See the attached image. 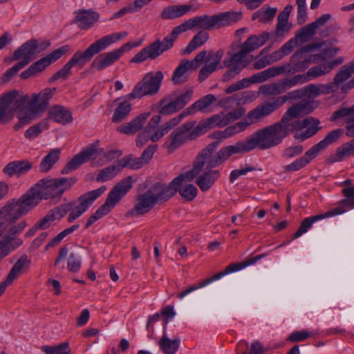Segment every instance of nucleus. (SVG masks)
<instances>
[{"instance_id":"nucleus-35","label":"nucleus","mask_w":354,"mask_h":354,"mask_svg":"<svg viewBox=\"0 0 354 354\" xmlns=\"http://www.w3.org/2000/svg\"><path fill=\"white\" fill-rule=\"evenodd\" d=\"M30 261L26 254L21 256L8 272L6 279L7 283H12L13 281L23 273V270L29 266Z\"/></svg>"},{"instance_id":"nucleus-34","label":"nucleus","mask_w":354,"mask_h":354,"mask_svg":"<svg viewBox=\"0 0 354 354\" xmlns=\"http://www.w3.org/2000/svg\"><path fill=\"white\" fill-rule=\"evenodd\" d=\"M192 8L189 5H174L166 7L160 13L163 20L174 19L187 14Z\"/></svg>"},{"instance_id":"nucleus-60","label":"nucleus","mask_w":354,"mask_h":354,"mask_svg":"<svg viewBox=\"0 0 354 354\" xmlns=\"http://www.w3.org/2000/svg\"><path fill=\"white\" fill-rule=\"evenodd\" d=\"M353 73L348 64H346L343 66L339 71L335 75L333 82L337 86L339 87V84L347 80Z\"/></svg>"},{"instance_id":"nucleus-47","label":"nucleus","mask_w":354,"mask_h":354,"mask_svg":"<svg viewBox=\"0 0 354 354\" xmlns=\"http://www.w3.org/2000/svg\"><path fill=\"white\" fill-rule=\"evenodd\" d=\"M122 155V151L120 150H110L109 151L99 153L97 156H100L97 160H93V167H101L103 165L108 163L115 159V158L120 157Z\"/></svg>"},{"instance_id":"nucleus-29","label":"nucleus","mask_w":354,"mask_h":354,"mask_svg":"<svg viewBox=\"0 0 354 354\" xmlns=\"http://www.w3.org/2000/svg\"><path fill=\"white\" fill-rule=\"evenodd\" d=\"M48 118L63 125L71 123L73 120L70 110L61 105H55L49 109Z\"/></svg>"},{"instance_id":"nucleus-16","label":"nucleus","mask_w":354,"mask_h":354,"mask_svg":"<svg viewBox=\"0 0 354 354\" xmlns=\"http://www.w3.org/2000/svg\"><path fill=\"white\" fill-rule=\"evenodd\" d=\"M282 97H274L258 104L247 114V119L251 122H259L270 115L283 105Z\"/></svg>"},{"instance_id":"nucleus-4","label":"nucleus","mask_w":354,"mask_h":354,"mask_svg":"<svg viewBox=\"0 0 354 354\" xmlns=\"http://www.w3.org/2000/svg\"><path fill=\"white\" fill-rule=\"evenodd\" d=\"M180 183L174 178L168 185L156 183L137 198L134 207L127 212V216L143 215L153 208L156 204L162 203L171 198Z\"/></svg>"},{"instance_id":"nucleus-18","label":"nucleus","mask_w":354,"mask_h":354,"mask_svg":"<svg viewBox=\"0 0 354 354\" xmlns=\"http://www.w3.org/2000/svg\"><path fill=\"white\" fill-rule=\"evenodd\" d=\"M206 57V50L198 53L194 59L183 60L174 70L171 80L174 84H182L187 80V73L189 70L197 69Z\"/></svg>"},{"instance_id":"nucleus-45","label":"nucleus","mask_w":354,"mask_h":354,"mask_svg":"<svg viewBox=\"0 0 354 354\" xmlns=\"http://www.w3.org/2000/svg\"><path fill=\"white\" fill-rule=\"evenodd\" d=\"M328 218V216H326V212L322 214H318L313 216H310L306 218L301 223L297 232L294 234L293 238L297 239L301 236L303 234L307 232L309 229L312 227V225L321 219Z\"/></svg>"},{"instance_id":"nucleus-53","label":"nucleus","mask_w":354,"mask_h":354,"mask_svg":"<svg viewBox=\"0 0 354 354\" xmlns=\"http://www.w3.org/2000/svg\"><path fill=\"white\" fill-rule=\"evenodd\" d=\"M240 50L235 54V58H238L239 57L245 60V58L248 53L254 51V50L259 48L258 45L255 43L252 36H250L247 39V40L241 45Z\"/></svg>"},{"instance_id":"nucleus-1","label":"nucleus","mask_w":354,"mask_h":354,"mask_svg":"<svg viewBox=\"0 0 354 354\" xmlns=\"http://www.w3.org/2000/svg\"><path fill=\"white\" fill-rule=\"evenodd\" d=\"M55 88H46L31 95L17 90L4 93L0 98V122L7 113L15 112L19 122L15 125L16 131L39 118L49 105Z\"/></svg>"},{"instance_id":"nucleus-20","label":"nucleus","mask_w":354,"mask_h":354,"mask_svg":"<svg viewBox=\"0 0 354 354\" xmlns=\"http://www.w3.org/2000/svg\"><path fill=\"white\" fill-rule=\"evenodd\" d=\"M49 45L48 42H44L40 44L39 48L38 41L36 39H30L15 51L13 59L15 60L22 59L20 62H26V66L34 57L35 55L45 49Z\"/></svg>"},{"instance_id":"nucleus-49","label":"nucleus","mask_w":354,"mask_h":354,"mask_svg":"<svg viewBox=\"0 0 354 354\" xmlns=\"http://www.w3.org/2000/svg\"><path fill=\"white\" fill-rule=\"evenodd\" d=\"M187 181L185 180L182 182L178 186V189L180 195L185 198L187 201H193L198 194L197 188L192 184H184L183 183H187Z\"/></svg>"},{"instance_id":"nucleus-58","label":"nucleus","mask_w":354,"mask_h":354,"mask_svg":"<svg viewBox=\"0 0 354 354\" xmlns=\"http://www.w3.org/2000/svg\"><path fill=\"white\" fill-rule=\"evenodd\" d=\"M343 130L341 129H337L329 132L325 138L319 141L320 143L323 145V147L326 149L330 145L336 142L339 138L343 134Z\"/></svg>"},{"instance_id":"nucleus-3","label":"nucleus","mask_w":354,"mask_h":354,"mask_svg":"<svg viewBox=\"0 0 354 354\" xmlns=\"http://www.w3.org/2000/svg\"><path fill=\"white\" fill-rule=\"evenodd\" d=\"M127 36V32L124 31L107 35L93 42L84 51H77L73 54L71 59L50 77V82H55L59 78L66 79L71 75L72 67L76 66L82 68L91 60L94 55Z\"/></svg>"},{"instance_id":"nucleus-32","label":"nucleus","mask_w":354,"mask_h":354,"mask_svg":"<svg viewBox=\"0 0 354 354\" xmlns=\"http://www.w3.org/2000/svg\"><path fill=\"white\" fill-rule=\"evenodd\" d=\"M235 153H246L242 141L238 142L235 145L221 148L216 154L217 160L216 163H217L218 166Z\"/></svg>"},{"instance_id":"nucleus-41","label":"nucleus","mask_w":354,"mask_h":354,"mask_svg":"<svg viewBox=\"0 0 354 354\" xmlns=\"http://www.w3.org/2000/svg\"><path fill=\"white\" fill-rule=\"evenodd\" d=\"M160 350L165 354H174L179 348V339H170L166 335H163L158 342Z\"/></svg>"},{"instance_id":"nucleus-25","label":"nucleus","mask_w":354,"mask_h":354,"mask_svg":"<svg viewBox=\"0 0 354 354\" xmlns=\"http://www.w3.org/2000/svg\"><path fill=\"white\" fill-rule=\"evenodd\" d=\"M120 59V56L115 49L102 53L96 57L91 64V67L95 68L98 71L112 66L115 62Z\"/></svg>"},{"instance_id":"nucleus-39","label":"nucleus","mask_w":354,"mask_h":354,"mask_svg":"<svg viewBox=\"0 0 354 354\" xmlns=\"http://www.w3.org/2000/svg\"><path fill=\"white\" fill-rule=\"evenodd\" d=\"M61 151L59 149H53L43 158L40 165L39 170L41 172L48 171L53 165H55L59 160Z\"/></svg>"},{"instance_id":"nucleus-54","label":"nucleus","mask_w":354,"mask_h":354,"mask_svg":"<svg viewBox=\"0 0 354 354\" xmlns=\"http://www.w3.org/2000/svg\"><path fill=\"white\" fill-rule=\"evenodd\" d=\"M80 227V225L77 224L73 225L65 230L62 232H59L56 236L52 239L46 245L45 250H48L50 248H53L57 245H59L61 241L68 234L73 233L75 230H77Z\"/></svg>"},{"instance_id":"nucleus-28","label":"nucleus","mask_w":354,"mask_h":354,"mask_svg":"<svg viewBox=\"0 0 354 354\" xmlns=\"http://www.w3.org/2000/svg\"><path fill=\"white\" fill-rule=\"evenodd\" d=\"M160 121L161 117L160 115H153L150 119L144 131L139 133L137 136L136 145L138 147H142L146 145L149 140L151 141V136L154 133Z\"/></svg>"},{"instance_id":"nucleus-24","label":"nucleus","mask_w":354,"mask_h":354,"mask_svg":"<svg viewBox=\"0 0 354 354\" xmlns=\"http://www.w3.org/2000/svg\"><path fill=\"white\" fill-rule=\"evenodd\" d=\"M100 19V14L92 9H81L75 12V22L82 30L92 28Z\"/></svg>"},{"instance_id":"nucleus-12","label":"nucleus","mask_w":354,"mask_h":354,"mask_svg":"<svg viewBox=\"0 0 354 354\" xmlns=\"http://www.w3.org/2000/svg\"><path fill=\"white\" fill-rule=\"evenodd\" d=\"M281 142L272 125L254 131L246 140L242 141L246 153L256 149L266 150L278 145Z\"/></svg>"},{"instance_id":"nucleus-31","label":"nucleus","mask_w":354,"mask_h":354,"mask_svg":"<svg viewBox=\"0 0 354 354\" xmlns=\"http://www.w3.org/2000/svg\"><path fill=\"white\" fill-rule=\"evenodd\" d=\"M216 98L214 95H213V94L206 95L201 97L197 101H196L191 106L186 108L185 111L187 112V114H188V115H191L198 111H201L202 113H208L209 107L210 106L211 104H212L214 102H216Z\"/></svg>"},{"instance_id":"nucleus-14","label":"nucleus","mask_w":354,"mask_h":354,"mask_svg":"<svg viewBox=\"0 0 354 354\" xmlns=\"http://www.w3.org/2000/svg\"><path fill=\"white\" fill-rule=\"evenodd\" d=\"M266 256V254H261L254 257L248 258L240 263H231L229 266H227L223 271L218 272L214 274L212 277L201 281L197 286L194 285L188 287L186 290L178 293V297L180 299H182L184 297H185L190 292L196 290L198 288H203L209 284L210 283L221 279L222 277L225 276L227 274L240 270L243 268H246L247 266L254 264L257 261L263 259Z\"/></svg>"},{"instance_id":"nucleus-63","label":"nucleus","mask_w":354,"mask_h":354,"mask_svg":"<svg viewBox=\"0 0 354 354\" xmlns=\"http://www.w3.org/2000/svg\"><path fill=\"white\" fill-rule=\"evenodd\" d=\"M324 149L325 148L320 143V142H319L317 144L313 145L310 149H308L302 156V158L306 160V163L308 164L311 160H313L318 156L321 151Z\"/></svg>"},{"instance_id":"nucleus-22","label":"nucleus","mask_w":354,"mask_h":354,"mask_svg":"<svg viewBox=\"0 0 354 354\" xmlns=\"http://www.w3.org/2000/svg\"><path fill=\"white\" fill-rule=\"evenodd\" d=\"M223 54L224 52L221 49L216 52L210 50L208 54L206 53L207 59L205 60V64L201 68L198 73V80L200 82L204 81L217 69Z\"/></svg>"},{"instance_id":"nucleus-51","label":"nucleus","mask_w":354,"mask_h":354,"mask_svg":"<svg viewBox=\"0 0 354 354\" xmlns=\"http://www.w3.org/2000/svg\"><path fill=\"white\" fill-rule=\"evenodd\" d=\"M354 153V138L344 143L337 149L335 160L342 161L345 158L353 155Z\"/></svg>"},{"instance_id":"nucleus-33","label":"nucleus","mask_w":354,"mask_h":354,"mask_svg":"<svg viewBox=\"0 0 354 354\" xmlns=\"http://www.w3.org/2000/svg\"><path fill=\"white\" fill-rule=\"evenodd\" d=\"M219 177L218 170L209 169L198 176L196 183L202 192H206L212 187Z\"/></svg>"},{"instance_id":"nucleus-61","label":"nucleus","mask_w":354,"mask_h":354,"mask_svg":"<svg viewBox=\"0 0 354 354\" xmlns=\"http://www.w3.org/2000/svg\"><path fill=\"white\" fill-rule=\"evenodd\" d=\"M207 120L211 124L212 129L216 127H223L229 124L227 118H226V114L223 112L214 115L212 117L207 118Z\"/></svg>"},{"instance_id":"nucleus-55","label":"nucleus","mask_w":354,"mask_h":354,"mask_svg":"<svg viewBox=\"0 0 354 354\" xmlns=\"http://www.w3.org/2000/svg\"><path fill=\"white\" fill-rule=\"evenodd\" d=\"M194 94L192 89H188L179 95L172 94V98L178 110L183 109L192 100Z\"/></svg>"},{"instance_id":"nucleus-36","label":"nucleus","mask_w":354,"mask_h":354,"mask_svg":"<svg viewBox=\"0 0 354 354\" xmlns=\"http://www.w3.org/2000/svg\"><path fill=\"white\" fill-rule=\"evenodd\" d=\"M278 75H280L278 66H272L245 79L248 82V86H249L253 84L263 82L271 77Z\"/></svg>"},{"instance_id":"nucleus-64","label":"nucleus","mask_w":354,"mask_h":354,"mask_svg":"<svg viewBox=\"0 0 354 354\" xmlns=\"http://www.w3.org/2000/svg\"><path fill=\"white\" fill-rule=\"evenodd\" d=\"M304 151V147L301 145H292L286 148L282 151V157L286 159L294 158L300 155Z\"/></svg>"},{"instance_id":"nucleus-57","label":"nucleus","mask_w":354,"mask_h":354,"mask_svg":"<svg viewBox=\"0 0 354 354\" xmlns=\"http://www.w3.org/2000/svg\"><path fill=\"white\" fill-rule=\"evenodd\" d=\"M281 82L285 92L298 84L307 82L304 74L296 75L291 78H285L281 80Z\"/></svg>"},{"instance_id":"nucleus-19","label":"nucleus","mask_w":354,"mask_h":354,"mask_svg":"<svg viewBox=\"0 0 354 354\" xmlns=\"http://www.w3.org/2000/svg\"><path fill=\"white\" fill-rule=\"evenodd\" d=\"M192 127V122H185L175 129L168 136L163 147L167 149L169 153H172L183 146L187 140H192L189 131Z\"/></svg>"},{"instance_id":"nucleus-27","label":"nucleus","mask_w":354,"mask_h":354,"mask_svg":"<svg viewBox=\"0 0 354 354\" xmlns=\"http://www.w3.org/2000/svg\"><path fill=\"white\" fill-rule=\"evenodd\" d=\"M187 116H188V114H187V112L185 109L179 115L168 120L164 124L158 127H157L154 133L153 136H151V141L153 142H156L160 140L165 134H167L171 129L176 127L181 122V120Z\"/></svg>"},{"instance_id":"nucleus-40","label":"nucleus","mask_w":354,"mask_h":354,"mask_svg":"<svg viewBox=\"0 0 354 354\" xmlns=\"http://www.w3.org/2000/svg\"><path fill=\"white\" fill-rule=\"evenodd\" d=\"M277 8L266 7L258 10L252 14V20L258 19L259 22L268 24L270 22L276 15Z\"/></svg>"},{"instance_id":"nucleus-13","label":"nucleus","mask_w":354,"mask_h":354,"mask_svg":"<svg viewBox=\"0 0 354 354\" xmlns=\"http://www.w3.org/2000/svg\"><path fill=\"white\" fill-rule=\"evenodd\" d=\"M163 78L164 75L160 71L147 73L134 86L132 92L126 95V97L128 100H133L157 93Z\"/></svg>"},{"instance_id":"nucleus-44","label":"nucleus","mask_w":354,"mask_h":354,"mask_svg":"<svg viewBox=\"0 0 354 354\" xmlns=\"http://www.w3.org/2000/svg\"><path fill=\"white\" fill-rule=\"evenodd\" d=\"M295 41L288 40L279 50L274 51L269 55V59L272 64L281 60L284 57L290 55L294 50Z\"/></svg>"},{"instance_id":"nucleus-50","label":"nucleus","mask_w":354,"mask_h":354,"mask_svg":"<svg viewBox=\"0 0 354 354\" xmlns=\"http://www.w3.org/2000/svg\"><path fill=\"white\" fill-rule=\"evenodd\" d=\"M188 122H192L193 127L189 131L190 135H191V140H194L196 138L199 137L200 136L205 133L207 131H208L209 129H211V124H209V122L207 119L206 120H202L199 122V123L196 125V122L193 121H189Z\"/></svg>"},{"instance_id":"nucleus-38","label":"nucleus","mask_w":354,"mask_h":354,"mask_svg":"<svg viewBox=\"0 0 354 354\" xmlns=\"http://www.w3.org/2000/svg\"><path fill=\"white\" fill-rule=\"evenodd\" d=\"M209 39L207 32L201 30L197 32L187 46L181 50L182 55H188L195 50L196 48L205 44Z\"/></svg>"},{"instance_id":"nucleus-2","label":"nucleus","mask_w":354,"mask_h":354,"mask_svg":"<svg viewBox=\"0 0 354 354\" xmlns=\"http://www.w3.org/2000/svg\"><path fill=\"white\" fill-rule=\"evenodd\" d=\"M35 206L34 200L28 192L0 209V263L22 245L24 241L17 235L27 227L28 223L26 221H21L13 224Z\"/></svg>"},{"instance_id":"nucleus-10","label":"nucleus","mask_w":354,"mask_h":354,"mask_svg":"<svg viewBox=\"0 0 354 354\" xmlns=\"http://www.w3.org/2000/svg\"><path fill=\"white\" fill-rule=\"evenodd\" d=\"M321 43H313L306 45L297 50L290 58L289 62L279 66V73L292 75L304 71L311 62H317L318 55H308L307 53L321 48Z\"/></svg>"},{"instance_id":"nucleus-15","label":"nucleus","mask_w":354,"mask_h":354,"mask_svg":"<svg viewBox=\"0 0 354 354\" xmlns=\"http://www.w3.org/2000/svg\"><path fill=\"white\" fill-rule=\"evenodd\" d=\"M103 152V149L100 147L99 141L88 145L80 153L75 155L62 169V174H68L72 171L78 169L81 165L88 160H94L99 153Z\"/></svg>"},{"instance_id":"nucleus-8","label":"nucleus","mask_w":354,"mask_h":354,"mask_svg":"<svg viewBox=\"0 0 354 354\" xmlns=\"http://www.w3.org/2000/svg\"><path fill=\"white\" fill-rule=\"evenodd\" d=\"M132 187V178L127 176L120 181L109 193L106 201L87 220L85 228H88L96 221L108 214L111 209L124 197Z\"/></svg>"},{"instance_id":"nucleus-7","label":"nucleus","mask_w":354,"mask_h":354,"mask_svg":"<svg viewBox=\"0 0 354 354\" xmlns=\"http://www.w3.org/2000/svg\"><path fill=\"white\" fill-rule=\"evenodd\" d=\"M311 111L310 105L305 102L297 103L288 109L281 120L272 124L281 140L282 141L295 130H300L301 123L297 118L302 113H308Z\"/></svg>"},{"instance_id":"nucleus-21","label":"nucleus","mask_w":354,"mask_h":354,"mask_svg":"<svg viewBox=\"0 0 354 354\" xmlns=\"http://www.w3.org/2000/svg\"><path fill=\"white\" fill-rule=\"evenodd\" d=\"M73 204L71 203L61 204L49 210L46 215L36 223L40 230L48 229L53 221L62 219L69 212Z\"/></svg>"},{"instance_id":"nucleus-17","label":"nucleus","mask_w":354,"mask_h":354,"mask_svg":"<svg viewBox=\"0 0 354 354\" xmlns=\"http://www.w3.org/2000/svg\"><path fill=\"white\" fill-rule=\"evenodd\" d=\"M105 190L106 187L102 186L95 190L81 195L78 198L80 203L77 205H75L74 202H69L68 203L73 204V206L69 210L71 213L68 215V221L71 223L82 215L94 201L101 196Z\"/></svg>"},{"instance_id":"nucleus-42","label":"nucleus","mask_w":354,"mask_h":354,"mask_svg":"<svg viewBox=\"0 0 354 354\" xmlns=\"http://www.w3.org/2000/svg\"><path fill=\"white\" fill-rule=\"evenodd\" d=\"M330 71L331 67L329 66V65H328L326 62H324L319 65L311 67L304 75V77H306V82H309L320 76L326 75L329 73Z\"/></svg>"},{"instance_id":"nucleus-52","label":"nucleus","mask_w":354,"mask_h":354,"mask_svg":"<svg viewBox=\"0 0 354 354\" xmlns=\"http://www.w3.org/2000/svg\"><path fill=\"white\" fill-rule=\"evenodd\" d=\"M160 106L159 113L162 115H170L179 111L171 95L161 100Z\"/></svg>"},{"instance_id":"nucleus-46","label":"nucleus","mask_w":354,"mask_h":354,"mask_svg":"<svg viewBox=\"0 0 354 354\" xmlns=\"http://www.w3.org/2000/svg\"><path fill=\"white\" fill-rule=\"evenodd\" d=\"M354 208V198H344L339 201L336 207L326 212L328 217L345 213L348 209Z\"/></svg>"},{"instance_id":"nucleus-62","label":"nucleus","mask_w":354,"mask_h":354,"mask_svg":"<svg viewBox=\"0 0 354 354\" xmlns=\"http://www.w3.org/2000/svg\"><path fill=\"white\" fill-rule=\"evenodd\" d=\"M254 170H256V168L250 165H245L240 169L232 170L230 174V182L232 183L241 176L246 175L248 172Z\"/></svg>"},{"instance_id":"nucleus-43","label":"nucleus","mask_w":354,"mask_h":354,"mask_svg":"<svg viewBox=\"0 0 354 354\" xmlns=\"http://www.w3.org/2000/svg\"><path fill=\"white\" fill-rule=\"evenodd\" d=\"M129 100L125 96L124 100L118 104L112 117L113 122H120L129 115L131 109V104L129 102Z\"/></svg>"},{"instance_id":"nucleus-11","label":"nucleus","mask_w":354,"mask_h":354,"mask_svg":"<svg viewBox=\"0 0 354 354\" xmlns=\"http://www.w3.org/2000/svg\"><path fill=\"white\" fill-rule=\"evenodd\" d=\"M218 145V142H214L202 149L194 160L192 169L176 177L178 179V182L181 183L185 180L192 181L205 167L206 169H210L218 166V164L216 163L217 161L216 155L214 154Z\"/></svg>"},{"instance_id":"nucleus-6","label":"nucleus","mask_w":354,"mask_h":354,"mask_svg":"<svg viewBox=\"0 0 354 354\" xmlns=\"http://www.w3.org/2000/svg\"><path fill=\"white\" fill-rule=\"evenodd\" d=\"M76 181L75 178H44L39 180L28 192L37 205L43 198L48 199L60 196Z\"/></svg>"},{"instance_id":"nucleus-5","label":"nucleus","mask_w":354,"mask_h":354,"mask_svg":"<svg viewBox=\"0 0 354 354\" xmlns=\"http://www.w3.org/2000/svg\"><path fill=\"white\" fill-rule=\"evenodd\" d=\"M190 29H192V26L190 19H188L176 26L171 34L165 37L163 40L158 39L152 44L142 48L131 58L130 62L132 63H141L148 59L152 60L156 59L173 46L179 34Z\"/></svg>"},{"instance_id":"nucleus-26","label":"nucleus","mask_w":354,"mask_h":354,"mask_svg":"<svg viewBox=\"0 0 354 354\" xmlns=\"http://www.w3.org/2000/svg\"><path fill=\"white\" fill-rule=\"evenodd\" d=\"M149 115V112L140 114L130 122L118 127L117 131L123 134L133 135L142 128Z\"/></svg>"},{"instance_id":"nucleus-37","label":"nucleus","mask_w":354,"mask_h":354,"mask_svg":"<svg viewBox=\"0 0 354 354\" xmlns=\"http://www.w3.org/2000/svg\"><path fill=\"white\" fill-rule=\"evenodd\" d=\"M317 29L312 23L303 27L295 36L290 40L295 41L294 48L299 46L308 40H310L315 34Z\"/></svg>"},{"instance_id":"nucleus-9","label":"nucleus","mask_w":354,"mask_h":354,"mask_svg":"<svg viewBox=\"0 0 354 354\" xmlns=\"http://www.w3.org/2000/svg\"><path fill=\"white\" fill-rule=\"evenodd\" d=\"M241 13L236 11L220 12L214 15H201L189 19L192 28H198L203 30L221 29L239 21Z\"/></svg>"},{"instance_id":"nucleus-30","label":"nucleus","mask_w":354,"mask_h":354,"mask_svg":"<svg viewBox=\"0 0 354 354\" xmlns=\"http://www.w3.org/2000/svg\"><path fill=\"white\" fill-rule=\"evenodd\" d=\"M32 167V164L28 160H15L7 164L3 169V172L8 177L20 176L28 171Z\"/></svg>"},{"instance_id":"nucleus-56","label":"nucleus","mask_w":354,"mask_h":354,"mask_svg":"<svg viewBox=\"0 0 354 354\" xmlns=\"http://www.w3.org/2000/svg\"><path fill=\"white\" fill-rule=\"evenodd\" d=\"M118 173L115 165H112L100 169L95 180L97 182H105L113 178Z\"/></svg>"},{"instance_id":"nucleus-48","label":"nucleus","mask_w":354,"mask_h":354,"mask_svg":"<svg viewBox=\"0 0 354 354\" xmlns=\"http://www.w3.org/2000/svg\"><path fill=\"white\" fill-rule=\"evenodd\" d=\"M259 93L268 96L278 95L285 93L281 82L263 84L259 88Z\"/></svg>"},{"instance_id":"nucleus-23","label":"nucleus","mask_w":354,"mask_h":354,"mask_svg":"<svg viewBox=\"0 0 354 354\" xmlns=\"http://www.w3.org/2000/svg\"><path fill=\"white\" fill-rule=\"evenodd\" d=\"M228 55H230V58L223 61L224 65L227 68V70L222 77L223 82H227L234 78L248 64L239 57V59L235 58V54L231 55L228 53Z\"/></svg>"},{"instance_id":"nucleus-59","label":"nucleus","mask_w":354,"mask_h":354,"mask_svg":"<svg viewBox=\"0 0 354 354\" xmlns=\"http://www.w3.org/2000/svg\"><path fill=\"white\" fill-rule=\"evenodd\" d=\"M354 115V104L349 108H342L335 111L330 118V121L346 118V120Z\"/></svg>"}]
</instances>
